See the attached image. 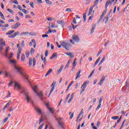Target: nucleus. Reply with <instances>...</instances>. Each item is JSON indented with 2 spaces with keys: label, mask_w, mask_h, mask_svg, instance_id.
Wrapping results in <instances>:
<instances>
[{
  "label": "nucleus",
  "mask_w": 129,
  "mask_h": 129,
  "mask_svg": "<svg viewBox=\"0 0 129 129\" xmlns=\"http://www.w3.org/2000/svg\"><path fill=\"white\" fill-rule=\"evenodd\" d=\"M61 119H62L61 117L59 118L58 122L59 125L61 126V127H63V122L60 121V120H61Z\"/></svg>",
  "instance_id": "18"
},
{
  "label": "nucleus",
  "mask_w": 129,
  "mask_h": 129,
  "mask_svg": "<svg viewBox=\"0 0 129 129\" xmlns=\"http://www.w3.org/2000/svg\"><path fill=\"white\" fill-rule=\"evenodd\" d=\"M119 117L118 116H113L111 117L112 119H114V120H116V119H118Z\"/></svg>",
  "instance_id": "27"
},
{
  "label": "nucleus",
  "mask_w": 129,
  "mask_h": 129,
  "mask_svg": "<svg viewBox=\"0 0 129 129\" xmlns=\"http://www.w3.org/2000/svg\"><path fill=\"white\" fill-rule=\"evenodd\" d=\"M54 89H55V88H54V87H52V89H51L49 92V96H50V95H51V94L53 92V91H54Z\"/></svg>",
  "instance_id": "37"
},
{
  "label": "nucleus",
  "mask_w": 129,
  "mask_h": 129,
  "mask_svg": "<svg viewBox=\"0 0 129 129\" xmlns=\"http://www.w3.org/2000/svg\"><path fill=\"white\" fill-rule=\"evenodd\" d=\"M33 63V59L32 58H29V65L32 66V63Z\"/></svg>",
  "instance_id": "24"
},
{
  "label": "nucleus",
  "mask_w": 129,
  "mask_h": 129,
  "mask_svg": "<svg viewBox=\"0 0 129 129\" xmlns=\"http://www.w3.org/2000/svg\"><path fill=\"white\" fill-rule=\"evenodd\" d=\"M57 23L63 25L64 24V20H58Z\"/></svg>",
  "instance_id": "30"
},
{
  "label": "nucleus",
  "mask_w": 129,
  "mask_h": 129,
  "mask_svg": "<svg viewBox=\"0 0 129 129\" xmlns=\"http://www.w3.org/2000/svg\"><path fill=\"white\" fill-rule=\"evenodd\" d=\"M48 109L49 111L52 114L54 113V112H55V110H54L53 108H48Z\"/></svg>",
  "instance_id": "29"
},
{
  "label": "nucleus",
  "mask_w": 129,
  "mask_h": 129,
  "mask_svg": "<svg viewBox=\"0 0 129 129\" xmlns=\"http://www.w3.org/2000/svg\"><path fill=\"white\" fill-rule=\"evenodd\" d=\"M108 44H109V40H107L106 42L105 43L104 46L106 47V46H107Z\"/></svg>",
  "instance_id": "54"
},
{
  "label": "nucleus",
  "mask_w": 129,
  "mask_h": 129,
  "mask_svg": "<svg viewBox=\"0 0 129 129\" xmlns=\"http://www.w3.org/2000/svg\"><path fill=\"white\" fill-rule=\"evenodd\" d=\"M15 110V108H13V107H11L9 109V111H13Z\"/></svg>",
  "instance_id": "60"
},
{
  "label": "nucleus",
  "mask_w": 129,
  "mask_h": 129,
  "mask_svg": "<svg viewBox=\"0 0 129 129\" xmlns=\"http://www.w3.org/2000/svg\"><path fill=\"white\" fill-rule=\"evenodd\" d=\"M26 56L27 58H29V56H30V52H26Z\"/></svg>",
  "instance_id": "59"
},
{
  "label": "nucleus",
  "mask_w": 129,
  "mask_h": 129,
  "mask_svg": "<svg viewBox=\"0 0 129 129\" xmlns=\"http://www.w3.org/2000/svg\"><path fill=\"white\" fill-rule=\"evenodd\" d=\"M13 56H14V53L12 52L9 57V59H12V58H13Z\"/></svg>",
  "instance_id": "58"
},
{
  "label": "nucleus",
  "mask_w": 129,
  "mask_h": 129,
  "mask_svg": "<svg viewBox=\"0 0 129 129\" xmlns=\"http://www.w3.org/2000/svg\"><path fill=\"white\" fill-rule=\"evenodd\" d=\"M9 72H6L5 74V75L6 77H8L9 76Z\"/></svg>",
  "instance_id": "64"
},
{
  "label": "nucleus",
  "mask_w": 129,
  "mask_h": 129,
  "mask_svg": "<svg viewBox=\"0 0 129 129\" xmlns=\"http://www.w3.org/2000/svg\"><path fill=\"white\" fill-rule=\"evenodd\" d=\"M20 34V31H17L15 32L13 34L11 35H9V38H15V37H17L18 35Z\"/></svg>",
  "instance_id": "11"
},
{
  "label": "nucleus",
  "mask_w": 129,
  "mask_h": 129,
  "mask_svg": "<svg viewBox=\"0 0 129 129\" xmlns=\"http://www.w3.org/2000/svg\"><path fill=\"white\" fill-rule=\"evenodd\" d=\"M7 98L11 97V92L10 91H8V95L7 96Z\"/></svg>",
  "instance_id": "53"
},
{
  "label": "nucleus",
  "mask_w": 129,
  "mask_h": 129,
  "mask_svg": "<svg viewBox=\"0 0 129 129\" xmlns=\"http://www.w3.org/2000/svg\"><path fill=\"white\" fill-rule=\"evenodd\" d=\"M33 67H35V65H36V58L35 57L33 58Z\"/></svg>",
  "instance_id": "35"
},
{
  "label": "nucleus",
  "mask_w": 129,
  "mask_h": 129,
  "mask_svg": "<svg viewBox=\"0 0 129 129\" xmlns=\"http://www.w3.org/2000/svg\"><path fill=\"white\" fill-rule=\"evenodd\" d=\"M110 1H107L105 4V9H107V7L108 6H109V4H110Z\"/></svg>",
  "instance_id": "23"
},
{
  "label": "nucleus",
  "mask_w": 129,
  "mask_h": 129,
  "mask_svg": "<svg viewBox=\"0 0 129 129\" xmlns=\"http://www.w3.org/2000/svg\"><path fill=\"white\" fill-rule=\"evenodd\" d=\"M14 4H15V5H19V2H18V1L17 0H14L13 1Z\"/></svg>",
  "instance_id": "61"
},
{
  "label": "nucleus",
  "mask_w": 129,
  "mask_h": 129,
  "mask_svg": "<svg viewBox=\"0 0 129 129\" xmlns=\"http://www.w3.org/2000/svg\"><path fill=\"white\" fill-rule=\"evenodd\" d=\"M8 119H9V117H6V118H5L3 120V123H6V122H7V121L8 120Z\"/></svg>",
  "instance_id": "40"
},
{
  "label": "nucleus",
  "mask_w": 129,
  "mask_h": 129,
  "mask_svg": "<svg viewBox=\"0 0 129 129\" xmlns=\"http://www.w3.org/2000/svg\"><path fill=\"white\" fill-rule=\"evenodd\" d=\"M21 26V23L19 22H17L16 24H15L13 26H12V28L14 30H16V29H18L19 27Z\"/></svg>",
  "instance_id": "8"
},
{
  "label": "nucleus",
  "mask_w": 129,
  "mask_h": 129,
  "mask_svg": "<svg viewBox=\"0 0 129 129\" xmlns=\"http://www.w3.org/2000/svg\"><path fill=\"white\" fill-rule=\"evenodd\" d=\"M30 53L31 54H34V53H35V49L33 48H31L30 50Z\"/></svg>",
  "instance_id": "44"
},
{
  "label": "nucleus",
  "mask_w": 129,
  "mask_h": 129,
  "mask_svg": "<svg viewBox=\"0 0 129 129\" xmlns=\"http://www.w3.org/2000/svg\"><path fill=\"white\" fill-rule=\"evenodd\" d=\"M48 53H49V51L46 50L45 52V57H47V56H48Z\"/></svg>",
  "instance_id": "62"
},
{
  "label": "nucleus",
  "mask_w": 129,
  "mask_h": 129,
  "mask_svg": "<svg viewBox=\"0 0 129 129\" xmlns=\"http://www.w3.org/2000/svg\"><path fill=\"white\" fill-rule=\"evenodd\" d=\"M22 47H25V41L22 40L21 42Z\"/></svg>",
  "instance_id": "55"
},
{
  "label": "nucleus",
  "mask_w": 129,
  "mask_h": 129,
  "mask_svg": "<svg viewBox=\"0 0 129 129\" xmlns=\"http://www.w3.org/2000/svg\"><path fill=\"white\" fill-rule=\"evenodd\" d=\"M0 44L2 46L0 51H2V50H4V48L3 47H5V46H6V42L3 41V39H1Z\"/></svg>",
  "instance_id": "10"
},
{
  "label": "nucleus",
  "mask_w": 129,
  "mask_h": 129,
  "mask_svg": "<svg viewBox=\"0 0 129 129\" xmlns=\"http://www.w3.org/2000/svg\"><path fill=\"white\" fill-rule=\"evenodd\" d=\"M73 83H74V81H72V82H70V83L69 84L68 88H67V91H68L69 89L70 88V86H71V85H72V84H73Z\"/></svg>",
  "instance_id": "19"
},
{
  "label": "nucleus",
  "mask_w": 129,
  "mask_h": 129,
  "mask_svg": "<svg viewBox=\"0 0 129 129\" xmlns=\"http://www.w3.org/2000/svg\"><path fill=\"white\" fill-rule=\"evenodd\" d=\"M21 93H24L25 95L26 100H27V103H29L30 101H32V98L31 97V95H30V93L27 91V90H23Z\"/></svg>",
  "instance_id": "2"
},
{
  "label": "nucleus",
  "mask_w": 129,
  "mask_h": 129,
  "mask_svg": "<svg viewBox=\"0 0 129 129\" xmlns=\"http://www.w3.org/2000/svg\"><path fill=\"white\" fill-rule=\"evenodd\" d=\"M14 68L16 70H17V72L20 73L21 75L22 76V77L25 78L27 81H29V79L28 77L29 76L27 74L25 73H24V71L23 70V68L21 67L17 66H14Z\"/></svg>",
  "instance_id": "1"
},
{
  "label": "nucleus",
  "mask_w": 129,
  "mask_h": 129,
  "mask_svg": "<svg viewBox=\"0 0 129 129\" xmlns=\"http://www.w3.org/2000/svg\"><path fill=\"white\" fill-rule=\"evenodd\" d=\"M83 19H84V22H85V21H86V13L84 14Z\"/></svg>",
  "instance_id": "50"
},
{
  "label": "nucleus",
  "mask_w": 129,
  "mask_h": 129,
  "mask_svg": "<svg viewBox=\"0 0 129 129\" xmlns=\"http://www.w3.org/2000/svg\"><path fill=\"white\" fill-rule=\"evenodd\" d=\"M45 2L47 4V5H52V3L49 0H45Z\"/></svg>",
  "instance_id": "46"
},
{
  "label": "nucleus",
  "mask_w": 129,
  "mask_h": 129,
  "mask_svg": "<svg viewBox=\"0 0 129 129\" xmlns=\"http://www.w3.org/2000/svg\"><path fill=\"white\" fill-rule=\"evenodd\" d=\"M110 15V13H109L106 17H105L103 21H105V24H107V22L108 21V19H109V16Z\"/></svg>",
  "instance_id": "13"
},
{
  "label": "nucleus",
  "mask_w": 129,
  "mask_h": 129,
  "mask_svg": "<svg viewBox=\"0 0 129 129\" xmlns=\"http://www.w3.org/2000/svg\"><path fill=\"white\" fill-rule=\"evenodd\" d=\"M66 12H70V13H72V10H71V9H70V8H67L66 10Z\"/></svg>",
  "instance_id": "52"
},
{
  "label": "nucleus",
  "mask_w": 129,
  "mask_h": 129,
  "mask_svg": "<svg viewBox=\"0 0 129 129\" xmlns=\"http://www.w3.org/2000/svg\"><path fill=\"white\" fill-rule=\"evenodd\" d=\"M21 35H24V36H27V35H29V32H22Z\"/></svg>",
  "instance_id": "45"
},
{
  "label": "nucleus",
  "mask_w": 129,
  "mask_h": 129,
  "mask_svg": "<svg viewBox=\"0 0 129 129\" xmlns=\"http://www.w3.org/2000/svg\"><path fill=\"white\" fill-rule=\"evenodd\" d=\"M93 8H94V7H93V6H92L90 8L88 16H90V15H91V14H92V11H93Z\"/></svg>",
  "instance_id": "15"
},
{
  "label": "nucleus",
  "mask_w": 129,
  "mask_h": 129,
  "mask_svg": "<svg viewBox=\"0 0 129 129\" xmlns=\"http://www.w3.org/2000/svg\"><path fill=\"white\" fill-rule=\"evenodd\" d=\"M81 76V75L77 73L76 74V80H77V79L79 78V77H80Z\"/></svg>",
  "instance_id": "57"
},
{
  "label": "nucleus",
  "mask_w": 129,
  "mask_h": 129,
  "mask_svg": "<svg viewBox=\"0 0 129 129\" xmlns=\"http://www.w3.org/2000/svg\"><path fill=\"white\" fill-rule=\"evenodd\" d=\"M63 68H64V66H61L60 69H59L58 70V74L61 73L62 70H63Z\"/></svg>",
  "instance_id": "28"
},
{
  "label": "nucleus",
  "mask_w": 129,
  "mask_h": 129,
  "mask_svg": "<svg viewBox=\"0 0 129 129\" xmlns=\"http://www.w3.org/2000/svg\"><path fill=\"white\" fill-rule=\"evenodd\" d=\"M48 125L49 129H54V128H53V127L52 126V124H51V123H48Z\"/></svg>",
  "instance_id": "43"
},
{
  "label": "nucleus",
  "mask_w": 129,
  "mask_h": 129,
  "mask_svg": "<svg viewBox=\"0 0 129 129\" xmlns=\"http://www.w3.org/2000/svg\"><path fill=\"white\" fill-rule=\"evenodd\" d=\"M72 39L74 41H75V42H76V43H79V41H80V39L79 38V36H78V35H73Z\"/></svg>",
  "instance_id": "5"
},
{
  "label": "nucleus",
  "mask_w": 129,
  "mask_h": 129,
  "mask_svg": "<svg viewBox=\"0 0 129 129\" xmlns=\"http://www.w3.org/2000/svg\"><path fill=\"white\" fill-rule=\"evenodd\" d=\"M10 50V47H8L6 49V51L5 53V55L6 56V57H8V54L9 53V50Z\"/></svg>",
  "instance_id": "16"
},
{
  "label": "nucleus",
  "mask_w": 129,
  "mask_h": 129,
  "mask_svg": "<svg viewBox=\"0 0 129 129\" xmlns=\"http://www.w3.org/2000/svg\"><path fill=\"white\" fill-rule=\"evenodd\" d=\"M22 12H23L24 13V14H27L28 12L27 11V10H26V9H22Z\"/></svg>",
  "instance_id": "63"
},
{
  "label": "nucleus",
  "mask_w": 129,
  "mask_h": 129,
  "mask_svg": "<svg viewBox=\"0 0 129 129\" xmlns=\"http://www.w3.org/2000/svg\"><path fill=\"white\" fill-rule=\"evenodd\" d=\"M87 84V82H85L83 84L81 88H82V90L81 91L80 94H82L83 92L86 89V85Z\"/></svg>",
  "instance_id": "7"
},
{
  "label": "nucleus",
  "mask_w": 129,
  "mask_h": 129,
  "mask_svg": "<svg viewBox=\"0 0 129 129\" xmlns=\"http://www.w3.org/2000/svg\"><path fill=\"white\" fill-rule=\"evenodd\" d=\"M124 89H125V92H128V91L126 90V86H124L122 88V91H123V90H124Z\"/></svg>",
  "instance_id": "49"
},
{
  "label": "nucleus",
  "mask_w": 129,
  "mask_h": 129,
  "mask_svg": "<svg viewBox=\"0 0 129 129\" xmlns=\"http://www.w3.org/2000/svg\"><path fill=\"white\" fill-rule=\"evenodd\" d=\"M94 30H95V26H93L90 32L91 35H92V34H93Z\"/></svg>",
  "instance_id": "20"
},
{
  "label": "nucleus",
  "mask_w": 129,
  "mask_h": 129,
  "mask_svg": "<svg viewBox=\"0 0 129 129\" xmlns=\"http://www.w3.org/2000/svg\"><path fill=\"white\" fill-rule=\"evenodd\" d=\"M7 11L9 12V13H11V14H14V11L11 9H7Z\"/></svg>",
  "instance_id": "47"
},
{
  "label": "nucleus",
  "mask_w": 129,
  "mask_h": 129,
  "mask_svg": "<svg viewBox=\"0 0 129 129\" xmlns=\"http://www.w3.org/2000/svg\"><path fill=\"white\" fill-rule=\"evenodd\" d=\"M37 86H34V87H33V91H34V92L37 93V95H38V96L40 97V98H41V100H43V98H42V97H43V94L42 93V92L38 93V92H37Z\"/></svg>",
  "instance_id": "3"
},
{
  "label": "nucleus",
  "mask_w": 129,
  "mask_h": 129,
  "mask_svg": "<svg viewBox=\"0 0 129 129\" xmlns=\"http://www.w3.org/2000/svg\"><path fill=\"white\" fill-rule=\"evenodd\" d=\"M71 62V60L69 59L65 66V68H68L69 67V65Z\"/></svg>",
  "instance_id": "25"
},
{
  "label": "nucleus",
  "mask_w": 129,
  "mask_h": 129,
  "mask_svg": "<svg viewBox=\"0 0 129 129\" xmlns=\"http://www.w3.org/2000/svg\"><path fill=\"white\" fill-rule=\"evenodd\" d=\"M0 16H1L2 20H4V21H5V20H6L5 19V16H4V14H3V13L1 11H0Z\"/></svg>",
  "instance_id": "33"
},
{
  "label": "nucleus",
  "mask_w": 129,
  "mask_h": 129,
  "mask_svg": "<svg viewBox=\"0 0 129 129\" xmlns=\"http://www.w3.org/2000/svg\"><path fill=\"white\" fill-rule=\"evenodd\" d=\"M21 51L22 49L21 48V47H19V48H18V50L17 52V60L20 59V56H21Z\"/></svg>",
  "instance_id": "12"
},
{
  "label": "nucleus",
  "mask_w": 129,
  "mask_h": 129,
  "mask_svg": "<svg viewBox=\"0 0 129 129\" xmlns=\"http://www.w3.org/2000/svg\"><path fill=\"white\" fill-rule=\"evenodd\" d=\"M30 6L33 9L34 8V3L33 2H30L29 4Z\"/></svg>",
  "instance_id": "56"
},
{
  "label": "nucleus",
  "mask_w": 129,
  "mask_h": 129,
  "mask_svg": "<svg viewBox=\"0 0 129 129\" xmlns=\"http://www.w3.org/2000/svg\"><path fill=\"white\" fill-rule=\"evenodd\" d=\"M52 71H53V70L52 69H50L46 74L45 77H47L48 75H49V74H50Z\"/></svg>",
  "instance_id": "17"
},
{
  "label": "nucleus",
  "mask_w": 129,
  "mask_h": 129,
  "mask_svg": "<svg viewBox=\"0 0 129 129\" xmlns=\"http://www.w3.org/2000/svg\"><path fill=\"white\" fill-rule=\"evenodd\" d=\"M35 109L39 115H43V112L39 107H35Z\"/></svg>",
  "instance_id": "6"
},
{
  "label": "nucleus",
  "mask_w": 129,
  "mask_h": 129,
  "mask_svg": "<svg viewBox=\"0 0 129 129\" xmlns=\"http://www.w3.org/2000/svg\"><path fill=\"white\" fill-rule=\"evenodd\" d=\"M94 71H95V70H94L92 71V72L90 74V76L88 77V78H90V77H91V76H92V75H93V74H94Z\"/></svg>",
  "instance_id": "38"
},
{
  "label": "nucleus",
  "mask_w": 129,
  "mask_h": 129,
  "mask_svg": "<svg viewBox=\"0 0 129 129\" xmlns=\"http://www.w3.org/2000/svg\"><path fill=\"white\" fill-rule=\"evenodd\" d=\"M21 60L24 62L25 61V54L23 53L21 55Z\"/></svg>",
  "instance_id": "34"
},
{
  "label": "nucleus",
  "mask_w": 129,
  "mask_h": 129,
  "mask_svg": "<svg viewBox=\"0 0 129 129\" xmlns=\"http://www.w3.org/2000/svg\"><path fill=\"white\" fill-rule=\"evenodd\" d=\"M10 63H11V64H16L17 61L14 59H10Z\"/></svg>",
  "instance_id": "22"
},
{
  "label": "nucleus",
  "mask_w": 129,
  "mask_h": 129,
  "mask_svg": "<svg viewBox=\"0 0 129 129\" xmlns=\"http://www.w3.org/2000/svg\"><path fill=\"white\" fill-rule=\"evenodd\" d=\"M56 56H57V53H54L52 56L50 57V59H54V58H55V57H56Z\"/></svg>",
  "instance_id": "31"
},
{
  "label": "nucleus",
  "mask_w": 129,
  "mask_h": 129,
  "mask_svg": "<svg viewBox=\"0 0 129 129\" xmlns=\"http://www.w3.org/2000/svg\"><path fill=\"white\" fill-rule=\"evenodd\" d=\"M101 106V103H99V104L96 109V110H97V109H99V108H100Z\"/></svg>",
  "instance_id": "48"
},
{
  "label": "nucleus",
  "mask_w": 129,
  "mask_h": 129,
  "mask_svg": "<svg viewBox=\"0 0 129 129\" xmlns=\"http://www.w3.org/2000/svg\"><path fill=\"white\" fill-rule=\"evenodd\" d=\"M98 2H99V0H95L94 4L93 5V8H94V7H96V6H97V4H98Z\"/></svg>",
  "instance_id": "32"
},
{
  "label": "nucleus",
  "mask_w": 129,
  "mask_h": 129,
  "mask_svg": "<svg viewBox=\"0 0 129 129\" xmlns=\"http://www.w3.org/2000/svg\"><path fill=\"white\" fill-rule=\"evenodd\" d=\"M44 123H42L39 126V127L37 128V129H42L43 128V127L44 126Z\"/></svg>",
  "instance_id": "39"
},
{
  "label": "nucleus",
  "mask_w": 129,
  "mask_h": 129,
  "mask_svg": "<svg viewBox=\"0 0 129 129\" xmlns=\"http://www.w3.org/2000/svg\"><path fill=\"white\" fill-rule=\"evenodd\" d=\"M42 116H41V118L39 120V123H38V124H41V122H43V119L42 118Z\"/></svg>",
  "instance_id": "51"
},
{
  "label": "nucleus",
  "mask_w": 129,
  "mask_h": 129,
  "mask_svg": "<svg viewBox=\"0 0 129 129\" xmlns=\"http://www.w3.org/2000/svg\"><path fill=\"white\" fill-rule=\"evenodd\" d=\"M56 82H53L52 84L51 85V87H54V88H55V85H56Z\"/></svg>",
  "instance_id": "42"
},
{
  "label": "nucleus",
  "mask_w": 129,
  "mask_h": 129,
  "mask_svg": "<svg viewBox=\"0 0 129 129\" xmlns=\"http://www.w3.org/2000/svg\"><path fill=\"white\" fill-rule=\"evenodd\" d=\"M106 77H107V75H105V76L103 75L101 78V80L99 82L100 85H102V84L103 83V81H104V80H105V79L106 78Z\"/></svg>",
  "instance_id": "9"
},
{
  "label": "nucleus",
  "mask_w": 129,
  "mask_h": 129,
  "mask_svg": "<svg viewBox=\"0 0 129 129\" xmlns=\"http://www.w3.org/2000/svg\"><path fill=\"white\" fill-rule=\"evenodd\" d=\"M10 103H11V102H9L7 104H6V105L4 107V109H6V108H7V107H9V106H10Z\"/></svg>",
  "instance_id": "36"
},
{
  "label": "nucleus",
  "mask_w": 129,
  "mask_h": 129,
  "mask_svg": "<svg viewBox=\"0 0 129 129\" xmlns=\"http://www.w3.org/2000/svg\"><path fill=\"white\" fill-rule=\"evenodd\" d=\"M66 55H67L68 56H70L72 58H73V57H74V55H73V54H72V53L67 52V53H66Z\"/></svg>",
  "instance_id": "21"
},
{
  "label": "nucleus",
  "mask_w": 129,
  "mask_h": 129,
  "mask_svg": "<svg viewBox=\"0 0 129 129\" xmlns=\"http://www.w3.org/2000/svg\"><path fill=\"white\" fill-rule=\"evenodd\" d=\"M107 12V9H105L104 11L102 13V15L105 16V14H106Z\"/></svg>",
  "instance_id": "41"
},
{
  "label": "nucleus",
  "mask_w": 129,
  "mask_h": 129,
  "mask_svg": "<svg viewBox=\"0 0 129 129\" xmlns=\"http://www.w3.org/2000/svg\"><path fill=\"white\" fill-rule=\"evenodd\" d=\"M14 88H17L18 90H20L21 89V85L19 83L15 82Z\"/></svg>",
  "instance_id": "14"
},
{
  "label": "nucleus",
  "mask_w": 129,
  "mask_h": 129,
  "mask_svg": "<svg viewBox=\"0 0 129 129\" xmlns=\"http://www.w3.org/2000/svg\"><path fill=\"white\" fill-rule=\"evenodd\" d=\"M13 33H15V30L9 31L8 32L6 33V35H12Z\"/></svg>",
  "instance_id": "26"
},
{
  "label": "nucleus",
  "mask_w": 129,
  "mask_h": 129,
  "mask_svg": "<svg viewBox=\"0 0 129 129\" xmlns=\"http://www.w3.org/2000/svg\"><path fill=\"white\" fill-rule=\"evenodd\" d=\"M61 45L62 47H63V48H64V49H66L67 50H69L68 48H69V46H71V44L63 42L61 43Z\"/></svg>",
  "instance_id": "4"
}]
</instances>
